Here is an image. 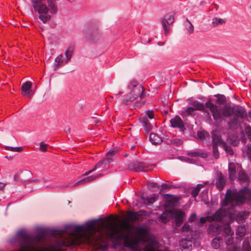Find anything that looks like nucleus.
Listing matches in <instances>:
<instances>
[{"mask_svg":"<svg viewBox=\"0 0 251 251\" xmlns=\"http://www.w3.org/2000/svg\"><path fill=\"white\" fill-rule=\"evenodd\" d=\"M171 126H185V123H183L182 119L178 116H175L170 120Z\"/></svg>","mask_w":251,"mask_h":251,"instance_id":"27","label":"nucleus"},{"mask_svg":"<svg viewBox=\"0 0 251 251\" xmlns=\"http://www.w3.org/2000/svg\"><path fill=\"white\" fill-rule=\"evenodd\" d=\"M115 153V151L114 150H110L108 152H107V154H113Z\"/></svg>","mask_w":251,"mask_h":251,"instance_id":"60","label":"nucleus"},{"mask_svg":"<svg viewBox=\"0 0 251 251\" xmlns=\"http://www.w3.org/2000/svg\"><path fill=\"white\" fill-rule=\"evenodd\" d=\"M180 246L182 251H190L192 249V242L185 239H182L180 242Z\"/></svg>","mask_w":251,"mask_h":251,"instance_id":"17","label":"nucleus"},{"mask_svg":"<svg viewBox=\"0 0 251 251\" xmlns=\"http://www.w3.org/2000/svg\"><path fill=\"white\" fill-rule=\"evenodd\" d=\"M47 5L48 9L47 12L38 13L40 14L39 18L44 24L46 23L51 18V16L48 14L49 11L51 14H56L58 12L57 3L54 0H48Z\"/></svg>","mask_w":251,"mask_h":251,"instance_id":"3","label":"nucleus"},{"mask_svg":"<svg viewBox=\"0 0 251 251\" xmlns=\"http://www.w3.org/2000/svg\"><path fill=\"white\" fill-rule=\"evenodd\" d=\"M144 129L147 132H148L151 129V126H145Z\"/></svg>","mask_w":251,"mask_h":251,"instance_id":"57","label":"nucleus"},{"mask_svg":"<svg viewBox=\"0 0 251 251\" xmlns=\"http://www.w3.org/2000/svg\"><path fill=\"white\" fill-rule=\"evenodd\" d=\"M172 188V186L169 185L166 183H164L162 185V189H170Z\"/></svg>","mask_w":251,"mask_h":251,"instance_id":"55","label":"nucleus"},{"mask_svg":"<svg viewBox=\"0 0 251 251\" xmlns=\"http://www.w3.org/2000/svg\"><path fill=\"white\" fill-rule=\"evenodd\" d=\"M218 146L213 145V154L216 159H217L219 157V152L218 151Z\"/></svg>","mask_w":251,"mask_h":251,"instance_id":"46","label":"nucleus"},{"mask_svg":"<svg viewBox=\"0 0 251 251\" xmlns=\"http://www.w3.org/2000/svg\"><path fill=\"white\" fill-rule=\"evenodd\" d=\"M214 97L217 98L216 102L219 105L224 104L226 102V99L224 95L220 94H216Z\"/></svg>","mask_w":251,"mask_h":251,"instance_id":"32","label":"nucleus"},{"mask_svg":"<svg viewBox=\"0 0 251 251\" xmlns=\"http://www.w3.org/2000/svg\"><path fill=\"white\" fill-rule=\"evenodd\" d=\"M228 176L230 180H234L236 177L235 165L233 162L228 164Z\"/></svg>","mask_w":251,"mask_h":251,"instance_id":"19","label":"nucleus"},{"mask_svg":"<svg viewBox=\"0 0 251 251\" xmlns=\"http://www.w3.org/2000/svg\"><path fill=\"white\" fill-rule=\"evenodd\" d=\"M128 88L131 91H134V88H136L139 91L142 90V93L140 95V97L142 99L144 97V91L145 90L143 87L140 85L139 82L135 80H131L127 86Z\"/></svg>","mask_w":251,"mask_h":251,"instance_id":"11","label":"nucleus"},{"mask_svg":"<svg viewBox=\"0 0 251 251\" xmlns=\"http://www.w3.org/2000/svg\"><path fill=\"white\" fill-rule=\"evenodd\" d=\"M64 130L66 132H69L70 131V128L69 126H65V128L64 129Z\"/></svg>","mask_w":251,"mask_h":251,"instance_id":"58","label":"nucleus"},{"mask_svg":"<svg viewBox=\"0 0 251 251\" xmlns=\"http://www.w3.org/2000/svg\"><path fill=\"white\" fill-rule=\"evenodd\" d=\"M246 153L248 156L251 158V144H249L246 150Z\"/></svg>","mask_w":251,"mask_h":251,"instance_id":"53","label":"nucleus"},{"mask_svg":"<svg viewBox=\"0 0 251 251\" xmlns=\"http://www.w3.org/2000/svg\"><path fill=\"white\" fill-rule=\"evenodd\" d=\"M163 28L164 30V33L165 35H167L170 31V28L168 27V26L165 25L164 23H163V25H162Z\"/></svg>","mask_w":251,"mask_h":251,"instance_id":"52","label":"nucleus"},{"mask_svg":"<svg viewBox=\"0 0 251 251\" xmlns=\"http://www.w3.org/2000/svg\"><path fill=\"white\" fill-rule=\"evenodd\" d=\"M212 136L213 145L222 147L225 143L222 139L219 131L217 130L213 131Z\"/></svg>","mask_w":251,"mask_h":251,"instance_id":"9","label":"nucleus"},{"mask_svg":"<svg viewBox=\"0 0 251 251\" xmlns=\"http://www.w3.org/2000/svg\"><path fill=\"white\" fill-rule=\"evenodd\" d=\"M225 240L226 245H230L233 244L234 241V238L233 235L226 236L225 237Z\"/></svg>","mask_w":251,"mask_h":251,"instance_id":"40","label":"nucleus"},{"mask_svg":"<svg viewBox=\"0 0 251 251\" xmlns=\"http://www.w3.org/2000/svg\"><path fill=\"white\" fill-rule=\"evenodd\" d=\"M249 117L251 119V111L250 112H249Z\"/></svg>","mask_w":251,"mask_h":251,"instance_id":"64","label":"nucleus"},{"mask_svg":"<svg viewBox=\"0 0 251 251\" xmlns=\"http://www.w3.org/2000/svg\"><path fill=\"white\" fill-rule=\"evenodd\" d=\"M228 251H240V249L236 246H233L231 249H230Z\"/></svg>","mask_w":251,"mask_h":251,"instance_id":"54","label":"nucleus"},{"mask_svg":"<svg viewBox=\"0 0 251 251\" xmlns=\"http://www.w3.org/2000/svg\"><path fill=\"white\" fill-rule=\"evenodd\" d=\"M242 250L243 251H251V245L247 238H246L243 242Z\"/></svg>","mask_w":251,"mask_h":251,"instance_id":"33","label":"nucleus"},{"mask_svg":"<svg viewBox=\"0 0 251 251\" xmlns=\"http://www.w3.org/2000/svg\"><path fill=\"white\" fill-rule=\"evenodd\" d=\"M5 187V184L0 182V191H2Z\"/></svg>","mask_w":251,"mask_h":251,"instance_id":"56","label":"nucleus"},{"mask_svg":"<svg viewBox=\"0 0 251 251\" xmlns=\"http://www.w3.org/2000/svg\"><path fill=\"white\" fill-rule=\"evenodd\" d=\"M207 221L209 222H212V218L211 216H208L206 217H201L200 219L199 222L198 223V226H201L204 223H205Z\"/></svg>","mask_w":251,"mask_h":251,"instance_id":"37","label":"nucleus"},{"mask_svg":"<svg viewBox=\"0 0 251 251\" xmlns=\"http://www.w3.org/2000/svg\"><path fill=\"white\" fill-rule=\"evenodd\" d=\"M6 149L8 151H10L14 152H21L23 151V148L22 147H6Z\"/></svg>","mask_w":251,"mask_h":251,"instance_id":"43","label":"nucleus"},{"mask_svg":"<svg viewBox=\"0 0 251 251\" xmlns=\"http://www.w3.org/2000/svg\"><path fill=\"white\" fill-rule=\"evenodd\" d=\"M175 21L174 15L171 14L166 15L163 18L161 19L160 22L161 25L164 23L167 26L172 25Z\"/></svg>","mask_w":251,"mask_h":251,"instance_id":"22","label":"nucleus"},{"mask_svg":"<svg viewBox=\"0 0 251 251\" xmlns=\"http://www.w3.org/2000/svg\"><path fill=\"white\" fill-rule=\"evenodd\" d=\"M145 165L142 162H134L130 163L128 167L131 170H133L136 172H140L144 171Z\"/></svg>","mask_w":251,"mask_h":251,"instance_id":"16","label":"nucleus"},{"mask_svg":"<svg viewBox=\"0 0 251 251\" xmlns=\"http://www.w3.org/2000/svg\"><path fill=\"white\" fill-rule=\"evenodd\" d=\"M191 156L195 157L197 156H201L202 157H205L207 156V154L205 153H200L197 152H192L189 153Z\"/></svg>","mask_w":251,"mask_h":251,"instance_id":"45","label":"nucleus"},{"mask_svg":"<svg viewBox=\"0 0 251 251\" xmlns=\"http://www.w3.org/2000/svg\"><path fill=\"white\" fill-rule=\"evenodd\" d=\"M227 142L234 146H236L239 143V139L236 134H233L228 137L227 139Z\"/></svg>","mask_w":251,"mask_h":251,"instance_id":"26","label":"nucleus"},{"mask_svg":"<svg viewBox=\"0 0 251 251\" xmlns=\"http://www.w3.org/2000/svg\"><path fill=\"white\" fill-rule=\"evenodd\" d=\"M222 226L217 223L211 224L208 228L207 231L209 234L215 233L219 234L222 232Z\"/></svg>","mask_w":251,"mask_h":251,"instance_id":"13","label":"nucleus"},{"mask_svg":"<svg viewBox=\"0 0 251 251\" xmlns=\"http://www.w3.org/2000/svg\"><path fill=\"white\" fill-rule=\"evenodd\" d=\"M159 220L163 223H166L170 220L169 214L166 213H163L159 217Z\"/></svg>","mask_w":251,"mask_h":251,"instance_id":"41","label":"nucleus"},{"mask_svg":"<svg viewBox=\"0 0 251 251\" xmlns=\"http://www.w3.org/2000/svg\"><path fill=\"white\" fill-rule=\"evenodd\" d=\"M230 222L228 224H225L222 226V230L224 236L228 235H234V231L232 229L230 225Z\"/></svg>","mask_w":251,"mask_h":251,"instance_id":"20","label":"nucleus"},{"mask_svg":"<svg viewBox=\"0 0 251 251\" xmlns=\"http://www.w3.org/2000/svg\"><path fill=\"white\" fill-rule=\"evenodd\" d=\"M150 141L153 145H156L162 142L161 138L156 134L151 133L150 136Z\"/></svg>","mask_w":251,"mask_h":251,"instance_id":"23","label":"nucleus"},{"mask_svg":"<svg viewBox=\"0 0 251 251\" xmlns=\"http://www.w3.org/2000/svg\"><path fill=\"white\" fill-rule=\"evenodd\" d=\"M197 216L196 213H192L189 217L188 221L189 222L192 223L196 221L197 219Z\"/></svg>","mask_w":251,"mask_h":251,"instance_id":"48","label":"nucleus"},{"mask_svg":"<svg viewBox=\"0 0 251 251\" xmlns=\"http://www.w3.org/2000/svg\"><path fill=\"white\" fill-rule=\"evenodd\" d=\"M223 242V237L221 236H218L214 238L211 243V245L212 247L214 249H217L221 245V244Z\"/></svg>","mask_w":251,"mask_h":251,"instance_id":"24","label":"nucleus"},{"mask_svg":"<svg viewBox=\"0 0 251 251\" xmlns=\"http://www.w3.org/2000/svg\"><path fill=\"white\" fill-rule=\"evenodd\" d=\"M215 184L219 190L221 191L224 189L226 184V179L222 173L217 174Z\"/></svg>","mask_w":251,"mask_h":251,"instance_id":"12","label":"nucleus"},{"mask_svg":"<svg viewBox=\"0 0 251 251\" xmlns=\"http://www.w3.org/2000/svg\"><path fill=\"white\" fill-rule=\"evenodd\" d=\"M238 179L241 183L248 182L249 181V177L244 171H240L238 173Z\"/></svg>","mask_w":251,"mask_h":251,"instance_id":"28","label":"nucleus"},{"mask_svg":"<svg viewBox=\"0 0 251 251\" xmlns=\"http://www.w3.org/2000/svg\"><path fill=\"white\" fill-rule=\"evenodd\" d=\"M226 215L227 211L223 208H220L213 215V216H211L212 221H221L226 216Z\"/></svg>","mask_w":251,"mask_h":251,"instance_id":"14","label":"nucleus"},{"mask_svg":"<svg viewBox=\"0 0 251 251\" xmlns=\"http://www.w3.org/2000/svg\"><path fill=\"white\" fill-rule=\"evenodd\" d=\"M195 109L193 107H189L186 109L184 113L187 115H192Z\"/></svg>","mask_w":251,"mask_h":251,"instance_id":"50","label":"nucleus"},{"mask_svg":"<svg viewBox=\"0 0 251 251\" xmlns=\"http://www.w3.org/2000/svg\"><path fill=\"white\" fill-rule=\"evenodd\" d=\"M241 141L243 143L245 144L246 143V138L243 136L241 137Z\"/></svg>","mask_w":251,"mask_h":251,"instance_id":"59","label":"nucleus"},{"mask_svg":"<svg viewBox=\"0 0 251 251\" xmlns=\"http://www.w3.org/2000/svg\"><path fill=\"white\" fill-rule=\"evenodd\" d=\"M181 230L182 232L189 231L191 230V227L189 225L185 224L181 228Z\"/></svg>","mask_w":251,"mask_h":251,"instance_id":"49","label":"nucleus"},{"mask_svg":"<svg viewBox=\"0 0 251 251\" xmlns=\"http://www.w3.org/2000/svg\"><path fill=\"white\" fill-rule=\"evenodd\" d=\"M245 132L247 135L248 138L251 140V126H246Z\"/></svg>","mask_w":251,"mask_h":251,"instance_id":"47","label":"nucleus"},{"mask_svg":"<svg viewBox=\"0 0 251 251\" xmlns=\"http://www.w3.org/2000/svg\"><path fill=\"white\" fill-rule=\"evenodd\" d=\"M197 136L202 142H206L207 141H209L210 139L209 134L205 130H201L198 131L197 133Z\"/></svg>","mask_w":251,"mask_h":251,"instance_id":"21","label":"nucleus"},{"mask_svg":"<svg viewBox=\"0 0 251 251\" xmlns=\"http://www.w3.org/2000/svg\"><path fill=\"white\" fill-rule=\"evenodd\" d=\"M32 86V83L30 81H26L23 84L22 86V91L25 93L24 95L28 97H31V95L30 94V89Z\"/></svg>","mask_w":251,"mask_h":251,"instance_id":"18","label":"nucleus"},{"mask_svg":"<svg viewBox=\"0 0 251 251\" xmlns=\"http://www.w3.org/2000/svg\"><path fill=\"white\" fill-rule=\"evenodd\" d=\"M235 231L236 239L240 242L247 238L250 233L249 227L247 224H240L237 226Z\"/></svg>","mask_w":251,"mask_h":251,"instance_id":"5","label":"nucleus"},{"mask_svg":"<svg viewBox=\"0 0 251 251\" xmlns=\"http://www.w3.org/2000/svg\"><path fill=\"white\" fill-rule=\"evenodd\" d=\"M69 1L70 3H73L75 1V0H67Z\"/></svg>","mask_w":251,"mask_h":251,"instance_id":"63","label":"nucleus"},{"mask_svg":"<svg viewBox=\"0 0 251 251\" xmlns=\"http://www.w3.org/2000/svg\"><path fill=\"white\" fill-rule=\"evenodd\" d=\"M158 198V196L156 194H152L150 197L145 199H143L145 204H151L155 202Z\"/></svg>","mask_w":251,"mask_h":251,"instance_id":"29","label":"nucleus"},{"mask_svg":"<svg viewBox=\"0 0 251 251\" xmlns=\"http://www.w3.org/2000/svg\"><path fill=\"white\" fill-rule=\"evenodd\" d=\"M103 163V161L99 162L97 165H96L93 169L85 173V175H88L93 172L96 171L97 169L100 168L102 164Z\"/></svg>","mask_w":251,"mask_h":251,"instance_id":"44","label":"nucleus"},{"mask_svg":"<svg viewBox=\"0 0 251 251\" xmlns=\"http://www.w3.org/2000/svg\"><path fill=\"white\" fill-rule=\"evenodd\" d=\"M157 44L159 46H163L165 44V43L163 42H158Z\"/></svg>","mask_w":251,"mask_h":251,"instance_id":"61","label":"nucleus"},{"mask_svg":"<svg viewBox=\"0 0 251 251\" xmlns=\"http://www.w3.org/2000/svg\"><path fill=\"white\" fill-rule=\"evenodd\" d=\"M47 145L41 142L40 144V150L42 151H47Z\"/></svg>","mask_w":251,"mask_h":251,"instance_id":"51","label":"nucleus"},{"mask_svg":"<svg viewBox=\"0 0 251 251\" xmlns=\"http://www.w3.org/2000/svg\"><path fill=\"white\" fill-rule=\"evenodd\" d=\"M192 105L195 110L203 111L205 109V106L206 107V104L204 105L203 103L198 101H193Z\"/></svg>","mask_w":251,"mask_h":251,"instance_id":"30","label":"nucleus"},{"mask_svg":"<svg viewBox=\"0 0 251 251\" xmlns=\"http://www.w3.org/2000/svg\"><path fill=\"white\" fill-rule=\"evenodd\" d=\"M204 186L203 184H198L197 186L192 191L191 195L194 198H196L200 192V189L201 187Z\"/></svg>","mask_w":251,"mask_h":251,"instance_id":"38","label":"nucleus"},{"mask_svg":"<svg viewBox=\"0 0 251 251\" xmlns=\"http://www.w3.org/2000/svg\"><path fill=\"white\" fill-rule=\"evenodd\" d=\"M137 94H129L124 98L123 101V102L126 104H128L129 103L134 101L137 98Z\"/></svg>","mask_w":251,"mask_h":251,"instance_id":"31","label":"nucleus"},{"mask_svg":"<svg viewBox=\"0 0 251 251\" xmlns=\"http://www.w3.org/2000/svg\"><path fill=\"white\" fill-rule=\"evenodd\" d=\"M251 211L247 210H243L238 211L236 214L233 215L230 214V221L232 223L234 220L239 224H245L246 220H248L251 215Z\"/></svg>","mask_w":251,"mask_h":251,"instance_id":"4","label":"nucleus"},{"mask_svg":"<svg viewBox=\"0 0 251 251\" xmlns=\"http://www.w3.org/2000/svg\"><path fill=\"white\" fill-rule=\"evenodd\" d=\"M102 176V174H100V175H98L96 176H89L85 177V178H84L83 179H81L80 180H79V181H77L76 182H75V183H74L73 184L69 185L67 186L66 187L67 188L74 187H75L76 186L83 184H84L85 183H86V182L92 181V180L95 179L96 178H98V177H99L100 176Z\"/></svg>","mask_w":251,"mask_h":251,"instance_id":"10","label":"nucleus"},{"mask_svg":"<svg viewBox=\"0 0 251 251\" xmlns=\"http://www.w3.org/2000/svg\"><path fill=\"white\" fill-rule=\"evenodd\" d=\"M186 22L187 23L185 25L186 29L189 34H192L194 32V26L188 19H186Z\"/></svg>","mask_w":251,"mask_h":251,"instance_id":"36","label":"nucleus"},{"mask_svg":"<svg viewBox=\"0 0 251 251\" xmlns=\"http://www.w3.org/2000/svg\"><path fill=\"white\" fill-rule=\"evenodd\" d=\"M206 106L212 113L215 120H221L222 119L226 120L230 118L229 124L237 125L241 124L248 117L245 108L239 105L226 104L219 108L209 100L206 102Z\"/></svg>","mask_w":251,"mask_h":251,"instance_id":"2","label":"nucleus"},{"mask_svg":"<svg viewBox=\"0 0 251 251\" xmlns=\"http://www.w3.org/2000/svg\"><path fill=\"white\" fill-rule=\"evenodd\" d=\"M84 36L88 42L96 43L100 39L101 34L97 29L92 28L86 30Z\"/></svg>","mask_w":251,"mask_h":251,"instance_id":"6","label":"nucleus"},{"mask_svg":"<svg viewBox=\"0 0 251 251\" xmlns=\"http://www.w3.org/2000/svg\"><path fill=\"white\" fill-rule=\"evenodd\" d=\"M222 147L225 150L226 152L229 154L232 155L233 154V151L231 147L228 146L226 143H225Z\"/></svg>","mask_w":251,"mask_h":251,"instance_id":"42","label":"nucleus"},{"mask_svg":"<svg viewBox=\"0 0 251 251\" xmlns=\"http://www.w3.org/2000/svg\"><path fill=\"white\" fill-rule=\"evenodd\" d=\"M226 23L225 19L220 18H214L212 20V24L214 26H216L219 25H223Z\"/></svg>","mask_w":251,"mask_h":251,"instance_id":"34","label":"nucleus"},{"mask_svg":"<svg viewBox=\"0 0 251 251\" xmlns=\"http://www.w3.org/2000/svg\"><path fill=\"white\" fill-rule=\"evenodd\" d=\"M128 218L132 221L137 220L139 218V214L137 212L129 211L127 213Z\"/></svg>","mask_w":251,"mask_h":251,"instance_id":"35","label":"nucleus"},{"mask_svg":"<svg viewBox=\"0 0 251 251\" xmlns=\"http://www.w3.org/2000/svg\"><path fill=\"white\" fill-rule=\"evenodd\" d=\"M153 118L154 112L152 110H148L146 112V117L140 118L139 121L143 126H156L157 124Z\"/></svg>","mask_w":251,"mask_h":251,"instance_id":"8","label":"nucleus"},{"mask_svg":"<svg viewBox=\"0 0 251 251\" xmlns=\"http://www.w3.org/2000/svg\"><path fill=\"white\" fill-rule=\"evenodd\" d=\"M73 53V49L71 48L68 49L66 52H65V56L67 58L66 60H65V63L67 64L68 63V61H69L72 57V55Z\"/></svg>","mask_w":251,"mask_h":251,"instance_id":"39","label":"nucleus"},{"mask_svg":"<svg viewBox=\"0 0 251 251\" xmlns=\"http://www.w3.org/2000/svg\"><path fill=\"white\" fill-rule=\"evenodd\" d=\"M32 173L28 170H19L14 176L15 180L17 181L27 182L31 180Z\"/></svg>","mask_w":251,"mask_h":251,"instance_id":"7","label":"nucleus"},{"mask_svg":"<svg viewBox=\"0 0 251 251\" xmlns=\"http://www.w3.org/2000/svg\"><path fill=\"white\" fill-rule=\"evenodd\" d=\"M63 55L59 54L55 59V63L54 66L53 68V71H57L61 66V64L65 62L64 60L62 59Z\"/></svg>","mask_w":251,"mask_h":251,"instance_id":"25","label":"nucleus"},{"mask_svg":"<svg viewBox=\"0 0 251 251\" xmlns=\"http://www.w3.org/2000/svg\"><path fill=\"white\" fill-rule=\"evenodd\" d=\"M174 216L176 226H180L183 223L185 216L184 212L181 210L176 211L174 212Z\"/></svg>","mask_w":251,"mask_h":251,"instance_id":"15","label":"nucleus"},{"mask_svg":"<svg viewBox=\"0 0 251 251\" xmlns=\"http://www.w3.org/2000/svg\"><path fill=\"white\" fill-rule=\"evenodd\" d=\"M98 220L86 222L81 226L67 225L64 230H56V234L62 240L58 247H44L41 243L44 238V233H40L33 237L21 230L17 233L20 247L18 251H60L61 245L70 246L84 243L93 246L98 251H106L107 245L101 230H97L95 226Z\"/></svg>","mask_w":251,"mask_h":251,"instance_id":"1","label":"nucleus"},{"mask_svg":"<svg viewBox=\"0 0 251 251\" xmlns=\"http://www.w3.org/2000/svg\"><path fill=\"white\" fill-rule=\"evenodd\" d=\"M144 103H145V100H144V101H141V102H140V101H138V102H137V103H138V104H140V105H142V104H143Z\"/></svg>","mask_w":251,"mask_h":251,"instance_id":"62","label":"nucleus"}]
</instances>
